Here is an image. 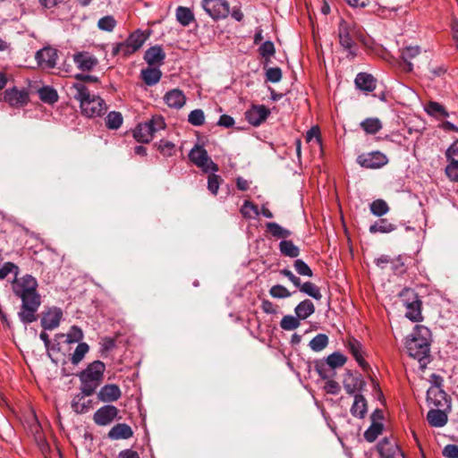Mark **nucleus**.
I'll list each match as a JSON object with an SVG mask.
<instances>
[{"label": "nucleus", "instance_id": "64", "mask_svg": "<svg viewBox=\"0 0 458 458\" xmlns=\"http://www.w3.org/2000/svg\"><path fill=\"white\" fill-rule=\"evenodd\" d=\"M35 441L42 453H46L48 451L49 446L47 443V440L44 437V436L38 431L35 435Z\"/></svg>", "mask_w": 458, "mask_h": 458}, {"label": "nucleus", "instance_id": "8", "mask_svg": "<svg viewBox=\"0 0 458 458\" xmlns=\"http://www.w3.org/2000/svg\"><path fill=\"white\" fill-rule=\"evenodd\" d=\"M401 296L405 298L406 318L414 322L420 321L422 319L421 301L414 291L405 289L402 292Z\"/></svg>", "mask_w": 458, "mask_h": 458}, {"label": "nucleus", "instance_id": "44", "mask_svg": "<svg viewBox=\"0 0 458 458\" xmlns=\"http://www.w3.org/2000/svg\"><path fill=\"white\" fill-rule=\"evenodd\" d=\"M346 362V357L340 352H334L327 358V364L332 369L342 367Z\"/></svg>", "mask_w": 458, "mask_h": 458}, {"label": "nucleus", "instance_id": "23", "mask_svg": "<svg viewBox=\"0 0 458 458\" xmlns=\"http://www.w3.org/2000/svg\"><path fill=\"white\" fill-rule=\"evenodd\" d=\"M88 396L81 392L74 395L71 405L76 413H85L89 411L92 402L86 398Z\"/></svg>", "mask_w": 458, "mask_h": 458}, {"label": "nucleus", "instance_id": "50", "mask_svg": "<svg viewBox=\"0 0 458 458\" xmlns=\"http://www.w3.org/2000/svg\"><path fill=\"white\" fill-rule=\"evenodd\" d=\"M241 213L244 217L251 218L253 215H259V209L258 207L254 205L252 202L245 200L241 208Z\"/></svg>", "mask_w": 458, "mask_h": 458}, {"label": "nucleus", "instance_id": "2", "mask_svg": "<svg viewBox=\"0 0 458 458\" xmlns=\"http://www.w3.org/2000/svg\"><path fill=\"white\" fill-rule=\"evenodd\" d=\"M429 331L422 326H416L410 338L406 340L408 354L417 360L420 368L424 369L429 362Z\"/></svg>", "mask_w": 458, "mask_h": 458}, {"label": "nucleus", "instance_id": "59", "mask_svg": "<svg viewBox=\"0 0 458 458\" xmlns=\"http://www.w3.org/2000/svg\"><path fill=\"white\" fill-rule=\"evenodd\" d=\"M267 80L276 83L281 81L282 79V71L280 68H269L266 72Z\"/></svg>", "mask_w": 458, "mask_h": 458}, {"label": "nucleus", "instance_id": "33", "mask_svg": "<svg viewBox=\"0 0 458 458\" xmlns=\"http://www.w3.org/2000/svg\"><path fill=\"white\" fill-rule=\"evenodd\" d=\"M348 346H349V349H350L352 354L353 355V357L355 358V360H357L359 365L363 369H367V368L369 367V364L365 361V360L362 356L360 344L356 340H352L349 342Z\"/></svg>", "mask_w": 458, "mask_h": 458}, {"label": "nucleus", "instance_id": "17", "mask_svg": "<svg viewBox=\"0 0 458 458\" xmlns=\"http://www.w3.org/2000/svg\"><path fill=\"white\" fill-rule=\"evenodd\" d=\"M446 397L439 385H433L427 391V402L435 407H443L447 402Z\"/></svg>", "mask_w": 458, "mask_h": 458}, {"label": "nucleus", "instance_id": "28", "mask_svg": "<svg viewBox=\"0 0 458 458\" xmlns=\"http://www.w3.org/2000/svg\"><path fill=\"white\" fill-rule=\"evenodd\" d=\"M315 311L314 304L310 300L301 301L295 308V313L299 319H306Z\"/></svg>", "mask_w": 458, "mask_h": 458}, {"label": "nucleus", "instance_id": "56", "mask_svg": "<svg viewBox=\"0 0 458 458\" xmlns=\"http://www.w3.org/2000/svg\"><path fill=\"white\" fill-rule=\"evenodd\" d=\"M175 145L168 140H160L157 144V149L166 157H171L174 152Z\"/></svg>", "mask_w": 458, "mask_h": 458}, {"label": "nucleus", "instance_id": "14", "mask_svg": "<svg viewBox=\"0 0 458 458\" xmlns=\"http://www.w3.org/2000/svg\"><path fill=\"white\" fill-rule=\"evenodd\" d=\"M270 114V110L263 105L253 106L245 113L247 121L254 125L261 124Z\"/></svg>", "mask_w": 458, "mask_h": 458}, {"label": "nucleus", "instance_id": "38", "mask_svg": "<svg viewBox=\"0 0 458 458\" xmlns=\"http://www.w3.org/2000/svg\"><path fill=\"white\" fill-rule=\"evenodd\" d=\"M279 249L284 256L296 258L299 255V249L292 241L283 240L279 243Z\"/></svg>", "mask_w": 458, "mask_h": 458}, {"label": "nucleus", "instance_id": "32", "mask_svg": "<svg viewBox=\"0 0 458 458\" xmlns=\"http://www.w3.org/2000/svg\"><path fill=\"white\" fill-rule=\"evenodd\" d=\"M420 53V48L418 46L415 47H406L402 50V59L404 61L406 64V70L411 71L412 70V64L411 63V60L417 55H419Z\"/></svg>", "mask_w": 458, "mask_h": 458}, {"label": "nucleus", "instance_id": "42", "mask_svg": "<svg viewBox=\"0 0 458 458\" xmlns=\"http://www.w3.org/2000/svg\"><path fill=\"white\" fill-rule=\"evenodd\" d=\"M369 209L374 216H382L389 211V207L384 199H378L370 204Z\"/></svg>", "mask_w": 458, "mask_h": 458}, {"label": "nucleus", "instance_id": "51", "mask_svg": "<svg viewBox=\"0 0 458 458\" xmlns=\"http://www.w3.org/2000/svg\"><path fill=\"white\" fill-rule=\"evenodd\" d=\"M146 123L148 125H150V129L154 134L165 128V120L161 115H154L150 121Z\"/></svg>", "mask_w": 458, "mask_h": 458}, {"label": "nucleus", "instance_id": "39", "mask_svg": "<svg viewBox=\"0 0 458 458\" xmlns=\"http://www.w3.org/2000/svg\"><path fill=\"white\" fill-rule=\"evenodd\" d=\"M89 346L86 343H80L71 357V361L73 365H78L89 352Z\"/></svg>", "mask_w": 458, "mask_h": 458}, {"label": "nucleus", "instance_id": "54", "mask_svg": "<svg viewBox=\"0 0 458 458\" xmlns=\"http://www.w3.org/2000/svg\"><path fill=\"white\" fill-rule=\"evenodd\" d=\"M19 267L12 262H6L0 268V279H4L9 274H13L14 278L18 276Z\"/></svg>", "mask_w": 458, "mask_h": 458}, {"label": "nucleus", "instance_id": "16", "mask_svg": "<svg viewBox=\"0 0 458 458\" xmlns=\"http://www.w3.org/2000/svg\"><path fill=\"white\" fill-rule=\"evenodd\" d=\"M122 396L120 387L115 384H107L102 386L98 393V399L103 403H114Z\"/></svg>", "mask_w": 458, "mask_h": 458}, {"label": "nucleus", "instance_id": "46", "mask_svg": "<svg viewBox=\"0 0 458 458\" xmlns=\"http://www.w3.org/2000/svg\"><path fill=\"white\" fill-rule=\"evenodd\" d=\"M106 123L109 129L116 130L123 123V116L119 112H110L106 117Z\"/></svg>", "mask_w": 458, "mask_h": 458}, {"label": "nucleus", "instance_id": "27", "mask_svg": "<svg viewBox=\"0 0 458 458\" xmlns=\"http://www.w3.org/2000/svg\"><path fill=\"white\" fill-rule=\"evenodd\" d=\"M147 38L148 35L138 30L132 32L125 41L129 44L130 47H131V50L136 52L142 47Z\"/></svg>", "mask_w": 458, "mask_h": 458}, {"label": "nucleus", "instance_id": "37", "mask_svg": "<svg viewBox=\"0 0 458 458\" xmlns=\"http://www.w3.org/2000/svg\"><path fill=\"white\" fill-rule=\"evenodd\" d=\"M426 112L432 116L437 118H442L448 116V113L445 107L437 102L430 101L425 107Z\"/></svg>", "mask_w": 458, "mask_h": 458}, {"label": "nucleus", "instance_id": "30", "mask_svg": "<svg viewBox=\"0 0 458 458\" xmlns=\"http://www.w3.org/2000/svg\"><path fill=\"white\" fill-rule=\"evenodd\" d=\"M396 229V225L390 223L387 219L382 218L369 226L371 233H388Z\"/></svg>", "mask_w": 458, "mask_h": 458}, {"label": "nucleus", "instance_id": "3", "mask_svg": "<svg viewBox=\"0 0 458 458\" xmlns=\"http://www.w3.org/2000/svg\"><path fill=\"white\" fill-rule=\"evenodd\" d=\"M73 89L75 91L74 98L80 101L81 112L86 116H100L106 111L105 101L98 96H91L87 87L82 83H75Z\"/></svg>", "mask_w": 458, "mask_h": 458}, {"label": "nucleus", "instance_id": "31", "mask_svg": "<svg viewBox=\"0 0 458 458\" xmlns=\"http://www.w3.org/2000/svg\"><path fill=\"white\" fill-rule=\"evenodd\" d=\"M367 411V403L361 394H355L354 402L351 408V413L359 418H363Z\"/></svg>", "mask_w": 458, "mask_h": 458}, {"label": "nucleus", "instance_id": "21", "mask_svg": "<svg viewBox=\"0 0 458 458\" xmlns=\"http://www.w3.org/2000/svg\"><path fill=\"white\" fill-rule=\"evenodd\" d=\"M133 431L131 428L125 423L114 425L108 432V437L113 440L128 439L131 437Z\"/></svg>", "mask_w": 458, "mask_h": 458}, {"label": "nucleus", "instance_id": "4", "mask_svg": "<svg viewBox=\"0 0 458 458\" xmlns=\"http://www.w3.org/2000/svg\"><path fill=\"white\" fill-rule=\"evenodd\" d=\"M106 365L100 360L89 363L79 375L80 390L86 395H92L104 380Z\"/></svg>", "mask_w": 458, "mask_h": 458}, {"label": "nucleus", "instance_id": "47", "mask_svg": "<svg viewBox=\"0 0 458 458\" xmlns=\"http://www.w3.org/2000/svg\"><path fill=\"white\" fill-rule=\"evenodd\" d=\"M133 53H134V51L131 50V47H130L129 44L126 41L117 43L113 46L112 55L114 56H115V55L128 56Z\"/></svg>", "mask_w": 458, "mask_h": 458}, {"label": "nucleus", "instance_id": "19", "mask_svg": "<svg viewBox=\"0 0 458 458\" xmlns=\"http://www.w3.org/2000/svg\"><path fill=\"white\" fill-rule=\"evenodd\" d=\"M164 100L169 107L179 109L184 106L186 98L182 90L174 89L165 95Z\"/></svg>", "mask_w": 458, "mask_h": 458}, {"label": "nucleus", "instance_id": "5", "mask_svg": "<svg viewBox=\"0 0 458 458\" xmlns=\"http://www.w3.org/2000/svg\"><path fill=\"white\" fill-rule=\"evenodd\" d=\"M201 7L214 21L225 19L229 14L238 21L243 19V13L239 7H233L230 11L228 0H202Z\"/></svg>", "mask_w": 458, "mask_h": 458}, {"label": "nucleus", "instance_id": "29", "mask_svg": "<svg viewBox=\"0 0 458 458\" xmlns=\"http://www.w3.org/2000/svg\"><path fill=\"white\" fill-rule=\"evenodd\" d=\"M161 76L162 72L157 68H147L141 71V78L148 86L157 84L160 81Z\"/></svg>", "mask_w": 458, "mask_h": 458}, {"label": "nucleus", "instance_id": "43", "mask_svg": "<svg viewBox=\"0 0 458 458\" xmlns=\"http://www.w3.org/2000/svg\"><path fill=\"white\" fill-rule=\"evenodd\" d=\"M38 95L43 102L53 104L57 101L58 95L56 90L50 87H43L38 90Z\"/></svg>", "mask_w": 458, "mask_h": 458}, {"label": "nucleus", "instance_id": "24", "mask_svg": "<svg viewBox=\"0 0 458 458\" xmlns=\"http://www.w3.org/2000/svg\"><path fill=\"white\" fill-rule=\"evenodd\" d=\"M165 57V54L159 46L148 48L144 55V59L149 65L162 64Z\"/></svg>", "mask_w": 458, "mask_h": 458}, {"label": "nucleus", "instance_id": "52", "mask_svg": "<svg viewBox=\"0 0 458 458\" xmlns=\"http://www.w3.org/2000/svg\"><path fill=\"white\" fill-rule=\"evenodd\" d=\"M82 338H83L82 330L77 326H72L70 328L69 332L67 333L66 342L68 344L78 343L81 340H82Z\"/></svg>", "mask_w": 458, "mask_h": 458}, {"label": "nucleus", "instance_id": "58", "mask_svg": "<svg viewBox=\"0 0 458 458\" xmlns=\"http://www.w3.org/2000/svg\"><path fill=\"white\" fill-rule=\"evenodd\" d=\"M446 175L452 180L458 182V161H450L445 168Z\"/></svg>", "mask_w": 458, "mask_h": 458}, {"label": "nucleus", "instance_id": "61", "mask_svg": "<svg viewBox=\"0 0 458 458\" xmlns=\"http://www.w3.org/2000/svg\"><path fill=\"white\" fill-rule=\"evenodd\" d=\"M208 188L213 194L216 195L217 193V191L219 188V176L218 175H216L215 174H211L208 175Z\"/></svg>", "mask_w": 458, "mask_h": 458}, {"label": "nucleus", "instance_id": "13", "mask_svg": "<svg viewBox=\"0 0 458 458\" xmlns=\"http://www.w3.org/2000/svg\"><path fill=\"white\" fill-rule=\"evenodd\" d=\"M4 100L12 106H23L29 101V94L24 89H19L13 87L5 91Z\"/></svg>", "mask_w": 458, "mask_h": 458}, {"label": "nucleus", "instance_id": "36", "mask_svg": "<svg viewBox=\"0 0 458 458\" xmlns=\"http://www.w3.org/2000/svg\"><path fill=\"white\" fill-rule=\"evenodd\" d=\"M360 127L367 133L375 134L382 128V123L377 118H367L360 123Z\"/></svg>", "mask_w": 458, "mask_h": 458}, {"label": "nucleus", "instance_id": "18", "mask_svg": "<svg viewBox=\"0 0 458 458\" xmlns=\"http://www.w3.org/2000/svg\"><path fill=\"white\" fill-rule=\"evenodd\" d=\"M62 317L63 312L61 309H50L47 312L44 314L41 319V326L46 330H53L59 326Z\"/></svg>", "mask_w": 458, "mask_h": 458}, {"label": "nucleus", "instance_id": "63", "mask_svg": "<svg viewBox=\"0 0 458 458\" xmlns=\"http://www.w3.org/2000/svg\"><path fill=\"white\" fill-rule=\"evenodd\" d=\"M446 157L449 161H458V140L454 141L447 149Z\"/></svg>", "mask_w": 458, "mask_h": 458}, {"label": "nucleus", "instance_id": "12", "mask_svg": "<svg viewBox=\"0 0 458 458\" xmlns=\"http://www.w3.org/2000/svg\"><path fill=\"white\" fill-rule=\"evenodd\" d=\"M343 384L345 391L349 394H353L358 391H360L365 386V382L361 375L358 372H352L348 370L343 379Z\"/></svg>", "mask_w": 458, "mask_h": 458}, {"label": "nucleus", "instance_id": "53", "mask_svg": "<svg viewBox=\"0 0 458 458\" xmlns=\"http://www.w3.org/2000/svg\"><path fill=\"white\" fill-rule=\"evenodd\" d=\"M280 326L284 330H293L300 326V321L293 316H284L280 322Z\"/></svg>", "mask_w": 458, "mask_h": 458}, {"label": "nucleus", "instance_id": "22", "mask_svg": "<svg viewBox=\"0 0 458 458\" xmlns=\"http://www.w3.org/2000/svg\"><path fill=\"white\" fill-rule=\"evenodd\" d=\"M355 85L360 90L371 92L376 89V80L371 74L360 72L355 78Z\"/></svg>", "mask_w": 458, "mask_h": 458}, {"label": "nucleus", "instance_id": "7", "mask_svg": "<svg viewBox=\"0 0 458 458\" xmlns=\"http://www.w3.org/2000/svg\"><path fill=\"white\" fill-rule=\"evenodd\" d=\"M190 160L204 173L216 172L218 166L209 157L207 150L200 146H195L189 153Z\"/></svg>", "mask_w": 458, "mask_h": 458}, {"label": "nucleus", "instance_id": "10", "mask_svg": "<svg viewBox=\"0 0 458 458\" xmlns=\"http://www.w3.org/2000/svg\"><path fill=\"white\" fill-rule=\"evenodd\" d=\"M118 409L111 404L100 407L93 415L94 422L98 426H107L118 416Z\"/></svg>", "mask_w": 458, "mask_h": 458}, {"label": "nucleus", "instance_id": "49", "mask_svg": "<svg viewBox=\"0 0 458 458\" xmlns=\"http://www.w3.org/2000/svg\"><path fill=\"white\" fill-rule=\"evenodd\" d=\"M188 121L194 126H200L205 122L204 112L201 109H195L191 111L188 116Z\"/></svg>", "mask_w": 458, "mask_h": 458}, {"label": "nucleus", "instance_id": "48", "mask_svg": "<svg viewBox=\"0 0 458 458\" xmlns=\"http://www.w3.org/2000/svg\"><path fill=\"white\" fill-rule=\"evenodd\" d=\"M116 26V21L112 15H106L98 20V27L101 30L112 31Z\"/></svg>", "mask_w": 458, "mask_h": 458}, {"label": "nucleus", "instance_id": "35", "mask_svg": "<svg viewBox=\"0 0 458 458\" xmlns=\"http://www.w3.org/2000/svg\"><path fill=\"white\" fill-rule=\"evenodd\" d=\"M267 230L276 238L285 239L291 235V232L275 222H269L266 225Z\"/></svg>", "mask_w": 458, "mask_h": 458}, {"label": "nucleus", "instance_id": "60", "mask_svg": "<svg viewBox=\"0 0 458 458\" xmlns=\"http://www.w3.org/2000/svg\"><path fill=\"white\" fill-rule=\"evenodd\" d=\"M294 267L298 274L301 276H312V271L310 267L304 263L301 259H296Z\"/></svg>", "mask_w": 458, "mask_h": 458}, {"label": "nucleus", "instance_id": "20", "mask_svg": "<svg viewBox=\"0 0 458 458\" xmlns=\"http://www.w3.org/2000/svg\"><path fill=\"white\" fill-rule=\"evenodd\" d=\"M377 451L381 458H395V455L400 452L397 445L387 438L382 439L377 444Z\"/></svg>", "mask_w": 458, "mask_h": 458}, {"label": "nucleus", "instance_id": "6", "mask_svg": "<svg viewBox=\"0 0 458 458\" xmlns=\"http://www.w3.org/2000/svg\"><path fill=\"white\" fill-rule=\"evenodd\" d=\"M338 37L340 45L348 52V56L354 57L355 52V39H361V30L355 23L347 22L341 20L338 27Z\"/></svg>", "mask_w": 458, "mask_h": 458}, {"label": "nucleus", "instance_id": "15", "mask_svg": "<svg viewBox=\"0 0 458 458\" xmlns=\"http://www.w3.org/2000/svg\"><path fill=\"white\" fill-rule=\"evenodd\" d=\"M73 62L83 72L91 71L98 64V58L86 51L73 55Z\"/></svg>", "mask_w": 458, "mask_h": 458}, {"label": "nucleus", "instance_id": "41", "mask_svg": "<svg viewBox=\"0 0 458 458\" xmlns=\"http://www.w3.org/2000/svg\"><path fill=\"white\" fill-rule=\"evenodd\" d=\"M299 288L301 292L308 294L309 296L314 298L315 300L319 301L322 298L320 289L311 282H306L302 284H301Z\"/></svg>", "mask_w": 458, "mask_h": 458}, {"label": "nucleus", "instance_id": "62", "mask_svg": "<svg viewBox=\"0 0 458 458\" xmlns=\"http://www.w3.org/2000/svg\"><path fill=\"white\" fill-rule=\"evenodd\" d=\"M444 456L447 458H458V445H447L443 450Z\"/></svg>", "mask_w": 458, "mask_h": 458}, {"label": "nucleus", "instance_id": "45", "mask_svg": "<svg viewBox=\"0 0 458 458\" xmlns=\"http://www.w3.org/2000/svg\"><path fill=\"white\" fill-rule=\"evenodd\" d=\"M383 426L381 423H373L364 433V437L368 442H374L381 434Z\"/></svg>", "mask_w": 458, "mask_h": 458}, {"label": "nucleus", "instance_id": "1", "mask_svg": "<svg viewBox=\"0 0 458 458\" xmlns=\"http://www.w3.org/2000/svg\"><path fill=\"white\" fill-rule=\"evenodd\" d=\"M37 280L30 275L21 278L16 276L13 281V292L21 300V308L18 316L25 324L31 323L37 319L36 312L40 306V296L37 292Z\"/></svg>", "mask_w": 458, "mask_h": 458}, {"label": "nucleus", "instance_id": "34", "mask_svg": "<svg viewBox=\"0 0 458 458\" xmlns=\"http://www.w3.org/2000/svg\"><path fill=\"white\" fill-rule=\"evenodd\" d=\"M176 19L182 26H188L194 20V14L190 8L179 6L176 9Z\"/></svg>", "mask_w": 458, "mask_h": 458}, {"label": "nucleus", "instance_id": "25", "mask_svg": "<svg viewBox=\"0 0 458 458\" xmlns=\"http://www.w3.org/2000/svg\"><path fill=\"white\" fill-rule=\"evenodd\" d=\"M153 136L154 133L150 129V125H148L147 123H140L133 131V137L137 141L141 143L149 142Z\"/></svg>", "mask_w": 458, "mask_h": 458}, {"label": "nucleus", "instance_id": "11", "mask_svg": "<svg viewBox=\"0 0 458 458\" xmlns=\"http://www.w3.org/2000/svg\"><path fill=\"white\" fill-rule=\"evenodd\" d=\"M35 58L41 68H54L58 58L57 50L50 47H44L36 53Z\"/></svg>", "mask_w": 458, "mask_h": 458}, {"label": "nucleus", "instance_id": "55", "mask_svg": "<svg viewBox=\"0 0 458 458\" xmlns=\"http://www.w3.org/2000/svg\"><path fill=\"white\" fill-rule=\"evenodd\" d=\"M269 293L274 298H287L291 296V293L283 285L276 284L270 288Z\"/></svg>", "mask_w": 458, "mask_h": 458}, {"label": "nucleus", "instance_id": "40", "mask_svg": "<svg viewBox=\"0 0 458 458\" xmlns=\"http://www.w3.org/2000/svg\"><path fill=\"white\" fill-rule=\"evenodd\" d=\"M328 344V337L325 334H318L312 338L309 344L310 349L314 352L324 350Z\"/></svg>", "mask_w": 458, "mask_h": 458}, {"label": "nucleus", "instance_id": "9", "mask_svg": "<svg viewBox=\"0 0 458 458\" xmlns=\"http://www.w3.org/2000/svg\"><path fill=\"white\" fill-rule=\"evenodd\" d=\"M357 162L365 168H380L387 164L386 156L379 151H374L368 154L360 155Z\"/></svg>", "mask_w": 458, "mask_h": 458}, {"label": "nucleus", "instance_id": "26", "mask_svg": "<svg viewBox=\"0 0 458 458\" xmlns=\"http://www.w3.org/2000/svg\"><path fill=\"white\" fill-rule=\"evenodd\" d=\"M427 420L432 427L441 428L447 423V415L441 410H430L427 414Z\"/></svg>", "mask_w": 458, "mask_h": 458}, {"label": "nucleus", "instance_id": "57", "mask_svg": "<svg viewBox=\"0 0 458 458\" xmlns=\"http://www.w3.org/2000/svg\"><path fill=\"white\" fill-rule=\"evenodd\" d=\"M259 51L263 57L268 59L275 55V46L273 42L267 40L259 47Z\"/></svg>", "mask_w": 458, "mask_h": 458}]
</instances>
